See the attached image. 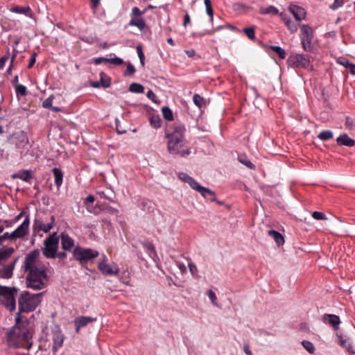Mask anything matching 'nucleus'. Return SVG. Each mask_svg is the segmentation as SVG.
<instances>
[{"label":"nucleus","instance_id":"nucleus-1","mask_svg":"<svg viewBox=\"0 0 355 355\" xmlns=\"http://www.w3.org/2000/svg\"><path fill=\"white\" fill-rule=\"evenodd\" d=\"M24 271L27 273V287L41 290L48 284L46 266L41 261L39 250H35L26 256L24 261Z\"/></svg>","mask_w":355,"mask_h":355},{"label":"nucleus","instance_id":"nucleus-19","mask_svg":"<svg viewBox=\"0 0 355 355\" xmlns=\"http://www.w3.org/2000/svg\"><path fill=\"white\" fill-rule=\"evenodd\" d=\"M61 245L64 250H71L74 245V241L69 235L61 234Z\"/></svg>","mask_w":355,"mask_h":355},{"label":"nucleus","instance_id":"nucleus-58","mask_svg":"<svg viewBox=\"0 0 355 355\" xmlns=\"http://www.w3.org/2000/svg\"><path fill=\"white\" fill-rule=\"evenodd\" d=\"M243 351L247 355H252V352L250 350L249 347L248 345H244Z\"/></svg>","mask_w":355,"mask_h":355},{"label":"nucleus","instance_id":"nucleus-28","mask_svg":"<svg viewBox=\"0 0 355 355\" xmlns=\"http://www.w3.org/2000/svg\"><path fill=\"white\" fill-rule=\"evenodd\" d=\"M260 13L262 15H275L278 13V10L273 6H270L260 9Z\"/></svg>","mask_w":355,"mask_h":355},{"label":"nucleus","instance_id":"nucleus-63","mask_svg":"<svg viewBox=\"0 0 355 355\" xmlns=\"http://www.w3.org/2000/svg\"><path fill=\"white\" fill-rule=\"evenodd\" d=\"M58 257L60 258V259H63L66 257V253L65 252H60L58 253V254H56Z\"/></svg>","mask_w":355,"mask_h":355},{"label":"nucleus","instance_id":"nucleus-62","mask_svg":"<svg viewBox=\"0 0 355 355\" xmlns=\"http://www.w3.org/2000/svg\"><path fill=\"white\" fill-rule=\"evenodd\" d=\"M92 1L93 8H97L99 4L100 0H92Z\"/></svg>","mask_w":355,"mask_h":355},{"label":"nucleus","instance_id":"nucleus-61","mask_svg":"<svg viewBox=\"0 0 355 355\" xmlns=\"http://www.w3.org/2000/svg\"><path fill=\"white\" fill-rule=\"evenodd\" d=\"M223 28V26H217V27H216V28H214L211 31H210L209 32V34H213V33H214L215 32H216V31H219V30L222 29Z\"/></svg>","mask_w":355,"mask_h":355},{"label":"nucleus","instance_id":"nucleus-18","mask_svg":"<svg viewBox=\"0 0 355 355\" xmlns=\"http://www.w3.org/2000/svg\"><path fill=\"white\" fill-rule=\"evenodd\" d=\"M290 62L295 67H306L308 64V60L303 55L297 54L290 58Z\"/></svg>","mask_w":355,"mask_h":355},{"label":"nucleus","instance_id":"nucleus-32","mask_svg":"<svg viewBox=\"0 0 355 355\" xmlns=\"http://www.w3.org/2000/svg\"><path fill=\"white\" fill-rule=\"evenodd\" d=\"M16 177L18 178L28 182L32 178L31 173L28 171H19Z\"/></svg>","mask_w":355,"mask_h":355},{"label":"nucleus","instance_id":"nucleus-57","mask_svg":"<svg viewBox=\"0 0 355 355\" xmlns=\"http://www.w3.org/2000/svg\"><path fill=\"white\" fill-rule=\"evenodd\" d=\"M190 22V17H189V15L188 14H186L184 15V23H183V25L184 26H187V24H189Z\"/></svg>","mask_w":355,"mask_h":355},{"label":"nucleus","instance_id":"nucleus-4","mask_svg":"<svg viewBox=\"0 0 355 355\" xmlns=\"http://www.w3.org/2000/svg\"><path fill=\"white\" fill-rule=\"evenodd\" d=\"M42 293L32 294L23 292L19 299L20 311L31 312L34 311L42 301Z\"/></svg>","mask_w":355,"mask_h":355},{"label":"nucleus","instance_id":"nucleus-8","mask_svg":"<svg viewBox=\"0 0 355 355\" xmlns=\"http://www.w3.org/2000/svg\"><path fill=\"white\" fill-rule=\"evenodd\" d=\"M301 31L300 39L303 49L306 51H311L313 49L312 42L314 36L313 28L307 24L300 26Z\"/></svg>","mask_w":355,"mask_h":355},{"label":"nucleus","instance_id":"nucleus-16","mask_svg":"<svg viewBox=\"0 0 355 355\" xmlns=\"http://www.w3.org/2000/svg\"><path fill=\"white\" fill-rule=\"evenodd\" d=\"M96 321V318L88 316H79L74 320V324L76 327V331L79 332L81 327H85L89 323Z\"/></svg>","mask_w":355,"mask_h":355},{"label":"nucleus","instance_id":"nucleus-41","mask_svg":"<svg viewBox=\"0 0 355 355\" xmlns=\"http://www.w3.org/2000/svg\"><path fill=\"white\" fill-rule=\"evenodd\" d=\"M144 14V12H141L140 9L138 7H133L132 8V11L130 13V17H142V15Z\"/></svg>","mask_w":355,"mask_h":355},{"label":"nucleus","instance_id":"nucleus-43","mask_svg":"<svg viewBox=\"0 0 355 355\" xmlns=\"http://www.w3.org/2000/svg\"><path fill=\"white\" fill-rule=\"evenodd\" d=\"M312 216L315 220H327V219L326 215L324 213L320 212V211H313L312 213Z\"/></svg>","mask_w":355,"mask_h":355},{"label":"nucleus","instance_id":"nucleus-42","mask_svg":"<svg viewBox=\"0 0 355 355\" xmlns=\"http://www.w3.org/2000/svg\"><path fill=\"white\" fill-rule=\"evenodd\" d=\"M208 297H209L211 302L212 303V304L216 306H218L217 297L213 291L209 290L208 291Z\"/></svg>","mask_w":355,"mask_h":355},{"label":"nucleus","instance_id":"nucleus-6","mask_svg":"<svg viewBox=\"0 0 355 355\" xmlns=\"http://www.w3.org/2000/svg\"><path fill=\"white\" fill-rule=\"evenodd\" d=\"M178 177L182 182L187 183L193 190L200 193L202 197L207 198L209 196H214L215 193L213 191L210 190L209 188L201 186L196 180L187 173H179Z\"/></svg>","mask_w":355,"mask_h":355},{"label":"nucleus","instance_id":"nucleus-59","mask_svg":"<svg viewBox=\"0 0 355 355\" xmlns=\"http://www.w3.org/2000/svg\"><path fill=\"white\" fill-rule=\"evenodd\" d=\"M91 85L93 87H95V88H98V87H102L101 83H100V81L92 82L91 83Z\"/></svg>","mask_w":355,"mask_h":355},{"label":"nucleus","instance_id":"nucleus-27","mask_svg":"<svg viewBox=\"0 0 355 355\" xmlns=\"http://www.w3.org/2000/svg\"><path fill=\"white\" fill-rule=\"evenodd\" d=\"M150 125L155 128H159L162 126V119L159 115H152L150 117Z\"/></svg>","mask_w":355,"mask_h":355},{"label":"nucleus","instance_id":"nucleus-56","mask_svg":"<svg viewBox=\"0 0 355 355\" xmlns=\"http://www.w3.org/2000/svg\"><path fill=\"white\" fill-rule=\"evenodd\" d=\"M35 62V54L33 55L30 59L28 67H32Z\"/></svg>","mask_w":355,"mask_h":355},{"label":"nucleus","instance_id":"nucleus-15","mask_svg":"<svg viewBox=\"0 0 355 355\" xmlns=\"http://www.w3.org/2000/svg\"><path fill=\"white\" fill-rule=\"evenodd\" d=\"M54 220L55 219L53 216H51L50 222H48L46 223H44L43 222H41L40 220H37L35 221L34 228L37 231H42L45 233H47L53 228Z\"/></svg>","mask_w":355,"mask_h":355},{"label":"nucleus","instance_id":"nucleus-35","mask_svg":"<svg viewBox=\"0 0 355 355\" xmlns=\"http://www.w3.org/2000/svg\"><path fill=\"white\" fill-rule=\"evenodd\" d=\"M101 80H99L101 83L102 87H108L110 85V79L106 76L104 73H101L100 74Z\"/></svg>","mask_w":355,"mask_h":355},{"label":"nucleus","instance_id":"nucleus-21","mask_svg":"<svg viewBox=\"0 0 355 355\" xmlns=\"http://www.w3.org/2000/svg\"><path fill=\"white\" fill-rule=\"evenodd\" d=\"M128 24L137 27L139 31H143L146 27V22L142 17H130Z\"/></svg>","mask_w":355,"mask_h":355},{"label":"nucleus","instance_id":"nucleus-31","mask_svg":"<svg viewBox=\"0 0 355 355\" xmlns=\"http://www.w3.org/2000/svg\"><path fill=\"white\" fill-rule=\"evenodd\" d=\"M129 90L133 93L141 94L144 92V88L141 84L134 83L130 85Z\"/></svg>","mask_w":355,"mask_h":355},{"label":"nucleus","instance_id":"nucleus-36","mask_svg":"<svg viewBox=\"0 0 355 355\" xmlns=\"http://www.w3.org/2000/svg\"><path fill=\"white\" fill-rule=\"evenodd\" d=\"M303 347L310 353V354H313L314 352H315V347L314 345H313L312 343L309 342V341H307V340H304L302 341V343Z\"/></svg>","mask_w":355,"mask_h":355},{"label":"nucleus","instance_id":"nucleus-40","mask_svg":"<svg viewBox=\"0 0 355 355\" xmlns=\"http://www.w3.org/2000/svg\"><path fill=\"white\" fill-rule=\"evenodd\" d=\"M137 54H138V56H139V58L141 65L144 66L145 56H144V54L143 52L142 46L141 45H138L137 46Z\"/></svg>","mask_w":355,"mask_h":355},{"label":"nucleus","instance_id":"nucleus-29","mask_svg":"<svg viewBox=\"0 0 355 355\" xmlns=\"http://www.w3.org/2000/svg\"><path fill=\"white\" fill-rule=\"evenodd\" d=\"M205 7H206V12L210 17V22L213 24L214 21V10L212 9L211 2L210 0H205L204 1Z\"/></svg>","mask_w":355,"mask_h":355},{"label":"nucleus","instance_id":"nucleus-48","mask_svg":"<svg viewBox=\"0 0 355 355\" xmlns=\"http://www.w3.org/2000/svg\"><path fill=\"white\" fill-rule=\"evenodd\" d=\"M107 62L116 65H121L123 63V60L120 58H108Z\"/></svg>","mask_w":355,"mask_h":355},{"label":"nucleus","instance_id":"nucleus-44","mask_svg":"<svg viewBox=\"0 0 355 355\" xmlns=\"http://www.w3.org/2000/svg\"><path fill=\"white\" fill-rule=\"evenodd\" d=\"M16 93L21 96H24L26 94V87L22 85H17L15 87Z\"/></svg>","mask_w":355,"mask_h":355},{"label":"nucleus","instance_id":"nucleus-30","mask_svg":"<svg viewBox=\"0 0 355 355\" xmlns=\"http://www.w3.org/2000/svg\"><path fill=\"white\" fill-rule=\"evenodd\" d=\"M162 112L164 118L169 121L173 120V114L171 110L168 107H164L162 108Z\"/></svg>","mask_w":355,"mask_h":355},{"label":"nucleus","instance_id":"nucleus-11","mask_svg":"<svg viewBox=\"0 0 355 355\" xmlns=\"http://www.w3.org/2000/svg\"><path fill=\"white\" fill-rule=\"evenodd\" d=\"M29 225L30 219L29 216H27L24 222L15 231H13L15 239L24 238L28 232Z\"/></svg>","mask_w":355,"mask_h":355},{"label":"nucleus","instance_id":"nucleus-12","mask_svg":"<svg viewBox=\"0 0 355 355\" xmlns=\"http://www.w3.org/2000/svg\"><path fill=\"white\" fill-rule=\"evenodd\" d=\"M52 340L53 341L52 350L53 352H56L57 350L62 347L64 342V336L60 329L53 331Z\"/></svg>","mask_w":355,"mask_h":355},{"label":"nucleus","instance_id":"nucleus-51","mask_svg":"<svg viewBox=\"0 0 355 355\" xmlns=\"http://www.w3.org/2000/svg\"><path fill=\"white\" fill-rule=\"evenodd\" d=\"M338 63L340 64L345 66V67L349 69L350 73H352V66H355V64L350 63L347 60H343V61H338Z\"/></svg>","mask_w":355,"mask_h":355},{"label":"nucleus","instance_id":"nucleus-17","mask_svg":"<svg viewBox=\"0 0 355 355\" xmlns=\"http://www.w3.org/2000/svg\"><path fill=\"white\" fill-rule=\"evenodd\" d=\"M322 321L325 324H329L333 327L334 329H338L340 324V318L338 316L333 314H325L322 316Z\"/></svg>","mask_w":355,"mask_h":355},{"label":"nucleus","instance_id":"nucleus-49","mask_svg":"<svg viewBox=\"0 0 355 355\" xmlns=\"http://www.w3.org/2000/svg\"><path fill=\"white\" fill-rule=\"evenodd\" d=\"M343 3L344 0H334V3L330 6V8L332 10H336L341 7L343 5Z\"/></svg>","mask_w":355,"mask_h":355},{"label":"nucleus","instance_id":"nucleus-39","mask_svg":"<svg viewBox=\"0 0 355 355\" xmlns=\"http://www.w3.org/2000/svg\"><path fill=\"white\" fill-rule=\"evenodd\" d=\"M7 239H10V240L15 239L14 234H13V232L11 233L6 232V233L3 234V235L0 236V244L2 245L3 243V242Z\"/></svg>","mask_w":355,"mask_h":355},{"label":"nucleus","instance_id":"nucleus-2","mask_svg":"<svg viewBox=\"0 0 355 355\" xmlns=\"http://www.w3.org/2000/svg\"><path fill=\"white\" fill-rule=\"evenodd\" d=\"M16 324L7 334V342L10 347L30 349L32 346V334L27 323L16 319Z\"/></svg>","mask_w":355,"mask_h":355},{"label":"nucleus","instance_id":"nucleus-13","mask_svg":"<svg viewBox=\"0 0 355 355\" xmlns=\"http://www.w3.org/2000/svg\"><path fill=\"white\" fill-rule=\"evenodd\" d=\"M288 10L297 21H302L306 17V12L305 10L299 6L291 4L289 6Z\"/></svg>","mask_w":355,"mask_h":355},{"label":"nucleus","instance_id":"nucleus-34","mask_svg":"<svg viewBox=\"0 0 355 355\" xmlns=\"http://www.w3.org/2000/svg\"><path fill=\"white\" fill-rule=\"evenodd\" d=\"M269 48L275 51L281 59L286 58V52L284 49L278 46H270Z\"/></svg>","mask_w":355,"mask_h":355},{"label":"nucleus","instance_id":"nucleus-45","mask_svg":"<svg viewBox=\"0 0 355 355\" xmlns=\"http://www.w3.org/2000/svg\"><path fill=\"white\" fill-rule=\"evenodd\" d=\"M243 31L249 39L252 40L254 38V29L253 28H244Z\"/></svg>","mask_w":355,"mask_h":355},{"label":"nucleus","instance_id":"nucleus-25","mask_svg":"<svg viewBox=\"0 0 355 355\" xmlns=\"http://www.w3.org/2000/svg\"><path fill=\"white\" fill-rule=\"evenodd\" d=\"M269 236H272L275 243L279 246L284 243V236L279 232L275 230H270L268 232Z\"/></svg>","mask_w":355,"mask_h":355},{"label":"nucleus","instance_id":"nucleus-10","mask_svg":"<svg viewBox=\"0 0 355 355\" xmlns=\"http://www.w3.org/2000/svg\"><path fill=\"white\" fill-rule=\"evenodd\" d=\"M98 268L102 274L105 275H116L119 272V268L117 264L114 262L108 263L107 262V257L105 255L103 257L101 261L98 263Z\"/></svg>","mask_w":355,"mask_h":355},{"label":"nucleus","instance_id":"nucleus-23","mask_svg":"<svg viewBox=\"0 0 355 355\" xmlns=\"http://www.w3.org/2000/svg\"><path fill=\"white\" fill-rule=\"evenodd\" d=\"M14 251L15 250L12 247L0 249V264L9 259L14 253Z\"/></svg>","mask_w":355,"mask_h":355},{"label":"nucleus","instance_id":"nucleus-37","mask_svg":"<svg viewBox=\"0 0 355 355\" xmlns=\"http://www.w3.org/2000/svg\"><path fill=\"white\" fill-rule=\"evenodd\" d=\"M239 161L241 163H242L243 164H244L245 166H246L247 167H248L249 168H254V164L249 159H248L245 157L239 156Z\"/></svg>","mask_w":355,"mask_h":355},{"label":"nucleus","instance_id":"nucleus-33","mask_svg":"<svg viewBox=\"0 0 355 355\" xmlns=\"http://www.w3.org/2000/svg\"><path fill=\"white\" fill-rule=\"evenodd\" d=\"M334 134L331 130L322 131L318 137L322 141H327L333 138Z\"/></svg>","mask_w":355,"mask_h":355},{"label":"nucleus","instance_id":"nucleus-50","mask_svg":"<svg viewBox=\"0 0 355 355\" xmlns=\"http://www.w3.org/2000/svg\"><path fill=\"white\" fill-rule=\"evenodd\" d=\"M147 96L149 99H150L153 102L155 103H157L159 102L155 94L151 90H149L147 92Z\"/></svg>","mask_w":355,"mask_h":355},{"label":"nucleus","instance_id":"nucleus-3","mask_svg":"<svg viewBox=\"0 0 355 355\" xmlns=\"http://www.w3.org/2000/svg\"><path fill=\"white\" fill-rule=\"evenodd\" d=\"M185 128L182 124H175L171 133L166 135L167 150L171 155L186 157L190 154L184 135Z\"/></svg>","mask_w":355,"mask_h":355},{"label":"nucleus","instance_id":"nucleus-46","mask_svg":"<svg viewBox=\"0 0 355 355\" xmlns=\"http://www.w3.org/2000/svg\"><path fill=\"white\" fill-rule=\"evenodd\" d=\"M53 96L51 95L49 98H47L42 103V105L45 108L50 109L52 107Z\"/></svg>","mask_w":355,"mask_h":355},{"label":"nucleus","instance_id":"nucleus-24","mask_svg":"<svg viewBox=\"0 0 355 355\" xmlns=\"http://www.w3.org/2000/svg\"><path fill=\"white\" fill-rule=\"evenodd\" d=\"M280 17L291 33L297 31V26L291 19H288L286 14L281 13Z\"/></svg>","mask_w":355,"mask_h":355},{"label":"nucleus","instance_id":"nucleus-38","mask_svg":"<svg viewBox=\"0 0 355 355\" xmlns=\"http://www.w3.org/2000/svg\"><path fill=\"white\" fill-rule=\"evenodd\" d=\"M194 103L198 107H202L205 103L203 98L198 94H194L193 97Z\"/></svg>","mask_w":355,"mask_h":355},{"label":"nucleus","instance_id":"nucleus-14","mask_svg":"<svg viewBox=\"0 0 355 355\" xmlns=\"http://www.w3.org/2000/svg\"><path fill=\"white\" fill-rule=\"evenodd\" d=\"M17 259L8 263L0 269V277L3 279H10L13 274V270L17 263Z\"/></svg>","mask_w":355,"mask_h":355},{"label":"nucleus","instance_id":"nucleus-5","mask_svg":"<svg viewBox=\"0 0 355 355\" xmlns=\"http://www.w3.org/2000/svg\"><path fill=\"white\" fill-rule=\"evenodd\" d=\"M17 289L14 287H6L0 285V302L10 311L15 309L16 303L15 295Z\"/></svg>","mask_w":355,"mask_h":355},{"label":"nucleus","instance_id":"nucleus-54","mask_svg":"<svg viewBox=\"0 0 355 355\" xmlns=\"http://www.w3.org/2000/svg\"><path fill=\"white\" fill-rule=\"evenodd\" d=\"M188 266H189V270L190 272L192 273V274H194L196 271H197V268L196 266V265L193 263H189L188 264Z\"/></svg>","mask_w":355,"mask_h":355},{"label":"nucleus","instance_id":"nucleus-26","mask_svg":"<svg viewBox=\"0 0 355 355\" xmlns=\"http://www.w3.org/2000/svg\"><path fill=\"white\" fill-rule=\"evenodd\" d=\"M53 173L55 179V184L58 187H60L62 184L63 173L62 171L58 168H54L53 169Z\"/></svg>","mask_w":355,"mask_h":355},{"label":"nucleus","instance_id":"nucleus-55","mask_svg":"<svg viewBox=\"0 0 355 355\" xmlns=\"http://www.w3.org/2000/svg\"><path fill=\"white\" fill-rule=\"evenodd\" d=\"M185 53L187 55L188 57L192 58L195 55L196 52L193 49H190V50H186Z\"/></svg>","mask_w":355,"mask_h":355},{"label":"nucleus","instance_id":"nucleus-47","mask_svg":"<svg viewBox=\"0 0 355 355\" xmlns=\"http://www.w3.org/2000/svg\"><path fill=\"white\" fill-rule=\"evenodd\" d=\"M135 67L131 63H128L127 64V69L124 73V75L125 76H132L135 73Z\"/></svg>","mask_w":355,"mask_h":355},{"label":"nucleus","instance_id":"nucleus-53","mask_svg":"<svg viewBox=\"0 0 355 355\" xmlns=\"http://www.w3.org/2000/svg\"><path fill=\"white\" fill-rule=\"evenodd\" d=\"M94 197L92 195H89L84 200V204L86 205L87 203H93L94 202Z\"/></svg>","mask_w":355,"mask_h":355},{"label":"nucleus","instance_id":"nucleus-9","mask_svg":"<svg viewBox=\"0 0 355 355\" xmlns=\"http://www.w3.org/2000/svg\"><path fill=\"white\" fill-rule=\"evenodd\" d=\"M73 255L77 261L84 262L97 257L98 252L89 248H76L73 250Z\"/></svg>","mask_w":355,"mask_h":355},{"label":"nucleus","instance_id":"nucleus-64","mask_svg":"<svg viewBox=\"0 0 355 355\" xmlns=\"http://www.w3.org/2000/svg\"><path fill=\"white\" fill-rule=\"evenodd\" d=\"M24 214V212H21L19 214H18L16 217H15V221H18L23 216Z\"/></svg>","mask_w":355,"mask_h":355},{"label":"nucleus","instance_id":"nucleus-7","mask_svg":"<svg viewBox=\"0 0 355 355\" xmlns=\"http://www.w3.org/2000/svg\"><path fill=\"white\" fill-rule=\"evenodd\" d=\"M44 245L43 254L49 259L55 258L58 248V238L56 233H53L46 238L44 240Z\"/></svg>","mask_w":355,"mask_h":355},{"label":"nucleus","instance_id":"nucleus-22","mask_svg":"<svg viewBox=\"0 0 355 355\" xmlns=\"http://www.w3.org/2000/svg\"><path fill=\"white\" fill-rule=\"evenodd\" d=\"M10 10L12 12L23 14L29 17L32 16V11L29 6L21 7L19 6H16L12 7Z\"/></svg>","mask_w":355,"mask_h":355},{"label":"nucleus","instance_id":"nucleus-20","mask_svg":"<svg viewBox=\"0 0 355 355\" xmlns=\"http://www.w3.org/2000/svg\"><path fill=\"white\" fill-rule=\"evenodd\" d=\"M336 141L340 146L352 147L355 145V140L350 138L347 134L340 135L337 138Z\"/></svg>","mask_w":355,"mask_h":355},{"label":"nucleus","instance_id":"nucleus-52","mask_svg":"<svg viewBox=\"0 0 355 355\" xmlns=\"http://www.w3.org/2000/svg\"><path fill=\"white\" fill-rule=\"evenodd\" d=\"M107 60H108V58H103V57H100V58H96L94 60V62L96 64H102L103 62H107Z\"/></svg>","mask_w":355,"mask_h":355},{"label":"nucleus","instance_id":"nucleus-60","mask_svg":"<svg viewBox=\"0 0 355 355\" xmlns=\"http://www.w3.org/2000/svg\"><path fill=\"white\" fill-rule=\"evenodd\" d=\"M8 58L7 57H3L0 59V68H3L4 64H5V62L7 60Z\"/></svg>","mask_w":355,"mask_h":355}]
</instances>
